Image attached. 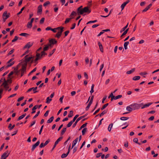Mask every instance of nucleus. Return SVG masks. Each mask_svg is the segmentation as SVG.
Masks as SVG:
<instances>
[{
  "mask_svg": "<svg viewBox=\"0 0 159 159\" xmlns=\"http://www.w3.org/2000/svg\"><path fill=\"white\" fill-rule=\"evenodd\" d=\"M82 7H83L82 6H80L79 7H78L77 9V12H79L81 10L83 9V8H82Z\"/></svg>",
  "mask_w": 159,
  "mask_h": 159,
  "instance_id": "5fc2aeb1",
  "label": "nucleus"
},
{
  "mask_svg": "<svg viewBox=\"0 0 159 159\" xmlns=\"http://www.w3.org/2000/svg\"><path fill=\"white\" fill-rule=\"evenodd\" d=\"M42 6L41 5H40L39 6L37 11V13L38 14H41L42 11Z\"/></svg>",
  "mask_w": 159,
  "mask_h": 159,
  "instance_id": "ddd939ff",
  "label": "nucleus"
},
{
  "mask_svg": "<svg viewBox=\"0 0 159 159\" xmlns=\"http://www.w3.org/2000/svg\"><path fill=\"white\" fill-rule=\"evenodd\" d=\"M87 128H84V129L82 130V135H84L85 134V133L87 131Z\"/></svg>",
  "mask_w": 159,
  "mask_h": 159,
  "instance_id": "473e14b6",
  "label": "nucleus"
},
{
  "mask_svg": "<svg viewBox=\"0 0 159 159\" xmlns=\"http://www.w3.org/2000/svg\"><path fill=\"white\" fill-rule=\"evenodd\" d=\"M78 138H76L73 142L72 144V148L73 147L76 145V143L78 142Z\"/></svg>",
  "mask_w": 159,
  "mask_h": 159,
  "instance_id": "f3484780",
  "label": "nucleus"
},
{
  "mask_svg": "<svg viewBox=\"0 0 159 159\" xmlns=\"http://www.w3.org/2000/svg\"><path fill=\"white\" fill-rule=\"evenodd\" d=\"M108 105V103H107L104 104L101 108L102 110L104 109Z\"/></svg>",
  "mask_w": 159,
  "mask_h": 159,
  "instance_id": "37998d69",
  "label": "nucleus"
},
{
  "mask_svg": "<svg viewBox=\"0 0 159 159\" xmlns=\"http://www.w3.org/2000/svg\"><path fill=\"white\" fill-rule=\"evenodd\" d=\"M107 112V111L104 110L102 111V113H101L100 114H99V116L100 117L102 116H103L104 114H106Z\"/></svg>",
  "mask_w": 159,
  "mask_h": 159,
  "instance_id": "a19ab883",
  "label": "nucleus"
},
{
  "mask_svg": "<svg viewBox=\"0 0 159 159\" xmlns=\"http://www.w3.org/2000/svg\"><path fill=\"white\" fill-rule=\"evenodd\" d=\"M73 123V122L72 121H70V122H69L67 125V127H70L71 125Z\"/></svg>",
  "mask_w": 159,
  "mask_h": 159,
  "instance_id": "de8ad7c7",
  "label": "nucleus"
},
{
  "mask_svg": "<svg viewBox=\"0 0 159 159\" xmlns=\"http://www.w3.org/2000/svg\"><path fill=\"white\" fill-rule=\"evenodd\" d=\"M113 126V124L112 123H111L108 126V130L110 132L111 131V128Z\"/></svg>",
  "mask_w": 159,
  "mask_h": 159,
  "instance_id": "f704fd0d",
  "label": "nucleus"
},
{
  "mask_svg": "<svg viewBox=\"0 0 159 159\" xmlns=\"http://www.w3.org/2000/svg\"><path fill=\"white\" fill-rule=\"evenodd\" d=\"M69 33V30H67L64 32L65 34V37Z\"/></svg>",
  "mask_w": 159,
  "mask_h": 159,
  "instance_id": "052dcab7",
  "label": "nucleus"
},
{
  "mask_svg": "<svg viewBox=\"0 0 159 159\" xmlns=\"http://www.w3.org/2000/svg\"><path fill=\"white\" fill-rule=\"evenodd\" d=\"M34 61V57L32 56H29V55H27L25 56V66H26L27 64V62L31 61L33 62Z\"/></svg>",
  "mask_w": 159,
  "mask_h": 159,
  "instance_id": "7ed1b4c3",
  "label": "nucleus"
},
{
  "mask_svg": "<svg viewBox=\"0 0 159 159\" xmlns=\"http://www.w3.org/2000/svg\"><path fill=\"white\" fill-rule=\"evenodd\" d=\"M152 104V102L148 103L147 104L144 105L143 107H141L142 109H143L145 108L148 107L149 106L151 105Z\"/></svg>",
  "mask_w": 159,
  "mask_h": 159,
  "instance_id": "6ab92c4d",
  "label": "nucleus"
},
{
  "mask_svg": "<svg viewBox=\"0 0 159 159\" xmlns=\"http://www.w3.org/2000/svg\"><path fill=\"white\" fill-rule=\"evenodd\" d=\"M38 106L37 105H36L34 106L32 108V110L33 111L31 113L32 114L34 113L35 112V111H34L35 110H36L38 107Z\"/></svg>",
  "mask_w": 159,
  "mask_h": 159,
  "instance_id": "c85d7f7f",
  "label": "nucleus"
},
{
  "mask_svg": "<svg viewBox=\"0 0 159 159\" xmlns=\"http://www.w3.org/2000/svg\"><path fill=\"white\" fill-rule=\"evenodd\" d=\"M64 96L63 95L60 98L59 100L61 103H62L63 102L62 100H63V99L64 98Z\"/></svg>",
  "mask_w": 159,
  "mask_h": 159,
  "instance_id": "338daca9",
  "label": "nucleus"
},
{
  "mask_svg": "<svg viewBox=\"0 0 159 159\" xmlns=\"http://www.w3.org/2000/svg\"><path fill=\"white\" fill-rule=\"evenodd\" d=\"M152 3H150V4H149V5H148V6H147L146 7V8L147 9V10H148L149 9L150 7H151V6H152Z\"/></svg>",
  "mask_w": 159,
  "mask_h": 159,
  "instance_id": "e2e57ef3",
  "label": "nucleus"
},
{
  "mask_svg": "<svg viewBox=\"0 0 159 159\" xmlns=\"http://www.w3.org/2000/svg\"><path fill=\"white\" fill-rule=\"evenodd\" d=\"M39 141H38L35 144L33 145L32 147L31 148V150L32 151H33L35 148L39 145Z\"/></svg>",
  "mask_w": 159,
  "mask_h": 159,
  "instance_id": "9b49d317",
  "label": "nucleus"
},
{
  "mask_svg": "<svg viewBox=\"0 0 159 159\" xmlns=\"http://www.w3.org/2000/svg\"><path fill=\"white\" fill-rule=\"evenodd\" d=\"M77 13H76V12L73 11L70 15V18L73 17V16H76L77 15Z\"/></svg>",
  "mask_w": 159,
  "mask_h": 159,
  "instance_id": "b1692460",
  "label": "nucleus"
},
{
  "mask_svg": "<svg viewBox=\"0 0 159 159\" xmlns=\"http://www.w3.org/2000/svg\"><path fill=\"white\" fill-rule=\"evenodd\" d=\"M145 4L146 2H142L140 3V5L141 6H143Z\"/></svg>",
  "mask_w": 159,
  "mask_h": 159,
  "instance_id": "774afa93",
  "label": "nucleus"
},
{
  "mask_svg": "<svg viewBox=\"0 0 159 159\" xmlns=\"http://www.w3.org/2000/svg\"><path fill=\"white\" fill-rule=\"evenodd\" d=\"M45 20V18H42L40 20V23L41 24H43Z\"/></svg>",
  "mask_w": 159,
  "mask_h": 159,
  "instance_id": "bf43d9fd",
  "label": "nucleus"
},
{
  "mask_svg": "<svg viewBox=\"0 0 159 159\" xmlns=\"http://www.w3.org/2000/svg\"><path fill=\"white\" fill-rule=\"evenodd\" d=\"M14 61H12L11 62L9 63H7V67H10V66H11L12 65L14 64Z\"/></svg>",
  "mask_w": 159,
  "mask_h": 159,
  "instance_id": "e433bc0d",
  "label": "nucleus"
},
{
  "mask_svg": "<svg viewBox=\"0 0 159 159\" xmlns=\"http://www.w3.org/2000/svg\"><path fill=\"white\" fill-rule=\"evenodd\" d=\"M25 7H23L20 10V11L17 14V15H18L22 13V11L25 9Z\"/></svg>",
  "mask_w": 159,
  "mask_h": 159,
  "instance_id": "3c124183",
  "label": "nucleus"
},
{
  "mask_svg": "<svg viewBox=\"0 0 159 159\" xmlns=\"http://www.w3.org/2000/svg\"><path fill=\"white\" fill-rule=\"evenodd\" d=\"M69 153V150H68V152L66 153L62 154L61 155V158H63L66 157L67 156Z\"/></svg>",
  "mask_w": 159,
  "mask_h": 159,
  "instance_id": "dca6fc26",
  "label": "nucleus"
},
{
  "mask_svg": "<svg viewBox=\"0 0 159 159\" xmlns=\"http://www.w3.org/2000/svg\"><path fill=\"white\" fill-rule=\"evenodd\" d=\"M75 25H76V24L75 23L73 24L72 25V27L70 28V29L73 30V29H74L75 27Z\"/></svg>",
  "mask_w": 159,
  "mask_h": 159,
  "instance_id": "0e129e2a",
  "label": "nucleus"
},
{
  "mask_svg": "<svg viewBox=\"0 0 159 159\" xmlns=\"http://www.w3.org/2000/svg\"><path fill=\"white\" fill-rule=\"evenodd\" d=\"M50 4V2L49 1H47L45 2L43 4V5L44 7H46L48 5Z\"/></svg>",
  "mask_w": 159,
  "mask_h": 159,
  "instance_id": "8fccbe9b",
  "label": "nucleus"
},
{
  "mask_svg": "<svg viewBox=\"0 0 159 159\" xmlns=\"http://www.w3.org/2000/svg\"><path fill=\"white\" fill-rule=\"evenodd\" d=\"M64 29V28H61V30H60V31H58L57 34H55V38H57L58 39L60 38L62 34V32L63 31Z\"/></svg>",
  "mask_w": 159,
  "mask_h": 159,
  "instance_id": "6e6552de",
  "label": "nucleus"
},
{
  "mask_svg": "<svg viewBox=\"0 0 159 159\" xmlns=\"http://www.w3.org/2000/svg\"><path fill=\"white\" fill-rule=\"evenodd\" d=\"M18 39V37H17V36H15V37L14 39L12 40V42H15Z\"/></svg>",
  "mask_w": 159,
  "mask_h": 159,
  "instance_id": "864d4df0",
  "label": "nucleus"
},
{
  "mask_svg": "<svg viewBox=\"0 0 159 159\" xmlns=\"http://www.w3.org/2000/svg\"><path fill=\"white\" fill-rule=\"evenodd\" d=\"M102 153H101V152L97 153L96 154V157L97 158H99V157H100V156L102 155Z\"/></svg>",
  "mask_w": 159,
  "mask_h": 159,
  "instance_id": "13d9d810",
  "label": "nucleus"
},
{
  "mask_svg": "<svg viewBox=\"0 0 159 159\" xmlns=\"http://www.w3.org/2000/svg\"><path fill=\"white\" fill-rule=\"evenodd\" d=\"M143 105V103L140 104L134 103L130 105V106L132 107L133 110H135L139 109L141 107V105Z\"/></svg>",
  "mask_w": 159,
  "mask_h": 159,
  "instance_id": "39448f33",
  "label": "nucleus"
},
{
  "mask_svg": "<svg viewBox=\"0 0 159 159\" xmlns=\"http://www.w3.org/2000/svg\"><path fill=\"white\" fill-rule=\"evenodd\" d=\"M130 2V0H127L125 2H124L123 4L125 6L127 4L129 3Z\"/></svg>",
  "mask_w": 159,
  "mask_h": 159,
  "instance_id": "4d7b16f0",
  "label": "nucleus"
},
{
  "mask_svg": "<svg viewBox=\"0 0 159 159\" xmlns=\"http://www.w3.org/2000/svg\"><path fill=\"white\" fill-rule=\"evenodd\" d=\"M135 70V68L132 69L131 70L127 71L126 74H130L134 72Z\"/></svg>",
  "mask_w": 159,
  "mask_h": 159,
  "instance_id": "aec40b11",
  "label": "nucleus"
},
{
  "mask_svg": "<svg viewBox=\"0 0 159 159\" xmlns=\"http://www.w3.org/2000/svg\"><path fill=\"white\" fill-rule=\"evenodd\" d=\"M20 35L24 37H27V36H29V34L26 33H21L20 34Z\"/></svg>",
  "mask_w": 159,
  "mask_h": 159,
  "instance_id": "c9c22d12",
  "label": "nucleus"
},
{
  "mask_svg": "<svg viewBox=\"0 0 159 159\" xmlns=\"http://www.w3.org/2000/svg\"><path fill=\"white\" fill-rule=\"evenodd\" d=\"M36 57L34 58V61H37V60H38L40 57V53H37L36 55Z\"/></svg>",
  "mask_w": 159,
  "mask_h": 159,
  "instance_id": "a211bd4d",
  "label": "nucleus"
},
{
  "mask_svg": "<svg viewBox=\"0 0 159 159\" xmlns=\"http://www.w3.org/2000/svg\"><path fill=\"white\" fill-rule=\"evenodd\" d=\"M24 116H23L22 115L21 116H19L18 119H17V120H19L22 119L23 118H24Z\"/></svg>",
  "mask_w": 159,
  "mask_h": 159,
  "instance_id": "69168bd1",
  "label": "nucleus"
},
{
  "mask_svg": "<svg viewBox=\"0 0 159 159\" xmlns=\"http://www.w3.org/2000/svg\"><path fill=\"white\" fill-rule=\"evenodd\" d=\"M19 68V66H17L15 68V72L16 75H18L20 71H21V76H22L23 75L24 72L26 70V66L22 65L21 66V68L20 70H18Z\"/></svg>",
  "mask_w": 159,
  "mask_h": 159,
  "instance_id": "f257e3e1",
  "label": "nucleus"
},
{
  "mask_svg": "<svg viewBox=\"0 0 159 159\" xmlns=\"http://www.w3.org/2000/svg\"><path fill=\"white\" fill-rule=\"evenodd\" d=\"M122 97V95H118V96H116V97L115 96L114 100H116L118 99H119Z\"/></svg>",
  "mask_w": 159,
  "mask_h": 159,
  "instance_id": "c03bdc74",
  "label": "nucleus"
},
{
  "mask_svg": "<svg viewBox=\"0 0 159 159\" xmlns=\"http://www.w3.org/2000/svg\"><path fill=\"white\" fill-rule=\"evenodd\" d=\"M87 114H86L85 115H84L83 116H81L79 117L77 119V120H76V121H75V123L73 125L72 127L73 128H74L76 126V125L77 123H78V122L79 121H80V120H81L82 118H84L86 116H87Z\"/></svg>",
  "mask_w": 159,
  "mask_h": 159,
  "instance_id": "423d86ee",
  "label": "nucleus"
},
{
  "mask_svg": "<svg viewBox=\"0 0 159 159\" xmlns=\"http://www.w3.org/2000/svg\"><path fill=\"white\" fill-rule=\"evenodd\" d=\"M73 18H74V17H71L70 18H66V20L65 21V23L66 24H67V23H68L69 22L70 20L71 19H73Z\"/></svg>",
  "mask_w": 159,
  "mask_h": 159,
  "instance_id": "72a5a7b5",
  "label": "nucleus"
},
{
  "mask_svg": "<svg viewBox=\"0 0 159 159\" xmlns=\"http://www.w3.org/2000/svg\"><path fill=\"white\" fill-rule=\"evenodd\" d=\"M129 43L128 41L125 42L124 44V48L126 50L127 49V46Z\"/></svg>",
  "mask_w": 159,
  "mask_h": 159,
  "instance_id": "4be33fe9",
  "label": "nucleus"
},
{
  "mask_svg": "<svg viewBox=\"0 0 159 159\" xmlns=\"http://www.w3.org/2000/svg\"><path fill=\"white\" fill-rule=\"evenodd\" d=\"M126 109L127 111H129V112H131L132 110H133V108L130 106V105L127 106Z\"/></svg>",
  "mask_w": 159,
  "mask_h": 159,
  "instance_id": "412c9836",
  "label": "nucleus"
},
{
  "mask_svg": "<svg viewBox=\"0 0 159 159\" xmlns=\"http://www.w3.org/2000/svg\"><path fill=\"white\" fill-rule=\"evenodd\" d=\"M66 128H63L61 131V135H63L64 134V133L66 132Z\"/></svg>",
  "mask_w": 159,
  "mask_h": 159,
  "instance_id": "bb28decb",
  "label": "nucleus"
},
{
  "mask_svg": "<svg viewBox=\"0 0 159 159\" xmlns=\"http://www.w3.org/2000/svg\"><path fill=\"white\" fill-rule=\"evenodd\" d=\"M94 84H93L91 86V90L90 91V93L91 94L94 92L93 89H94Z\"/></svg>",
  "mask_w": 159,
  "mask_h": 159,
  "instance_id": "4c0bfd02",
  "label": "nucleus"
},
{
  "mask_svg": "<svg viewBox=\"0 0 159 159\" xmlns=\"http://www.w3.org/2000/svg\"><path fill=\"white\" fill-rule=\"evenodd\" d=\"M128 23H127V24L120 31V33H121L122 32L124 31H125V30L127 28V27H128Z\"/></svg>",
  "mask_w": 159,
  "mask_h": 159,
  "instance_id": "2f4dec72",
  "label": "nucleus"
},
{
  "mask_svg": "<svg viewBox=\"0 0 159 159\" xmlns=\"http://www.w3.org/2000/svg\"><path fill=\"white\" fill-rule=\"evenodd\" d=\"M129 30V28H128L125 30L121 35L120 38H122L127 33L128 31Z\"/></svg>",
  "mask_w": 159,
  "mask_h": 159,
  "instance_id": "5701e85b",
  "label": "nucleus"
},
{
  "mask_svg": "<svg viewBox=\"0 0 159 159\" xmlns=\"http://www.w3.org/2000/svg\"><path fill=\"white\" fill-rule=\"evenodd\" d=\"M91 104H92L90 103H89L88 104L85 110L86 111H88L89 110Z\"/></svg>",
  "mask_w": 159,
  "mask_h": 159,
  "instance_id": "09e8293b",
  "label": "nucleus"
},
{
  "mask_svg": "<svg viewBox=\"0 0 159 159\" xmlns=\"http://www.w3.org/2000/svg\"><path fill=\"white\" fill-rule=\"evenodd\" d=\"M40 113V111H38L37 114L34 116L33 119L35 118L36 117H37L39 114Z\"/></svg>",
  "mask_w": 159,
  "mask_h": 159,
  "instance_id": "603ef678",
  "label": "nucleus"
},
{
  "mask_svg": "<svg viewBox=\"0 0 159 159\" xmlns=\"http://www.w3.org/2000/svg\"><path fill=\"white\" fill-rule=\"evenodd\" d=\"M63 139V137H60L58 139H57V140L55 142V143L56 144H57L59 142L61 141Z\"/></svg>",
  "mask_w": 159,
  "mask_h": 159,
  "instance_id": "393cba45",
  "label": "nucleus"
},
{
  "mask_svg": "<svg viewBox=\"0 0 159 159\" xmlns=\"http://www.w3.org/2000/svg\"><path fill=\"white\" fill-rule=\"evenodd\" d=\"M91 12V10L88 7H84L83 9L78 12H77L78 15H83L84 13H86L87 14H89Z\"/></svg>",
  "mask_w": 159,
  "mask_h": 159,
  "instance_id": "f03ea898",
  "label": "nucleus"
},
{
  "mask_svg": "<svg viewBox=\"0 0 159 159\" xmlns=\"http://www.w3.org/2000/svg\"><path fill=\"white\" fill-rule=\"evenodd\" d=\"M140 76H135L133 78V80H139L140 79Z\"/></svg>",
  "mask_w": 159,
  "mask_h": 159,
  "instance_id": "c756f323",
  "label": "nucleus"
},
{
  "mask_svg": "<svg viewBox=\"0 0 159 159\" xmlns=\"http://www.w3.org/2000/svg\"><path fill=\"white\" fill-rule=\"evenodd\" d=\"M129 119L128 117H122L120 118V119L122 120H125Z\"/></svg>",
  "mask_w": 159,
  "mask_h": 159,
  "instance_id": "58836bf2",
  "label": "nucleus"
},
{
  "mask_svg": "<svg viewBox=\"0 0 159 159\" xmlns=\"http://www.w3.org/2000/svg\"><path fill=\"white\" fill-rule=\"evenodd\" d=\"M32 26V23H30V22H29L27 25V27L29 28H30Z\"/></svg>",
  "mask_w": 159,
  "mask_h": 159,
  "instance_id": "a18cd8bd",
  "label": "nucleus"
},
{
  "mask_svg": "<svg viewBox=\"0 0 159 159\" xmlns=\"http://www.w3.org/2000/svg\"><path fill=\"white\" fill-rule=\"evenodd\" d=\"M87 123H85L84 124H83L80 128L79 130H81L83 128H85V127H86L87 126Z\"/></svg>",
  "mask_w": 159,
  "mask_h": 159,
  "instance_id": "7c9ffc66",
  "label": "nucleus"
},
{
  "mask_svg": "<svg viewBox=\"0 0 159 159\" xmlns=\"http://www.w3.org/2000/svg\"><path fill=\"white\" fill-rule=\"evenodd\" d=\"M4 82H3L2 85L4 86V88L7 90L9 88L8 84H10L11 83V78L8 79L7 81L6 80L5 78H3Z\"/></svg>",
  "mask_w": 159,
  "mask_h": 159,
  "instance_id": "20e7f679",
  "label": "nucleus"
},
{
  "mask_svg": "<svg viewBox=\"0 0 159 159\" xmlns=\"http://www.w3.org/2000/svg\"><path fill=\"white\" fill-rule=\"evenodd\" d=\"M57 41L55 39H50V48H52L53 45L57 44Z\"/></svg>",
  "mask_w": 159,
  "mask_h": 159,
  "instance_id": "1a4fd4ad",
  "label": "nucleus"
},
{
  "mask_svg": "<svg viewBox=\"0 0 159 159\" xmlns=\"http://www.w3.org/2000/svg\"><path fill=\"white\" fill-rule=\"evenodd\" d=\"M98 45L99 46L100 50L101 52H103V49L102 46V45L100 42H98Z\"/></svg>",
  "mask_w": 159,
  "mask_h": 159,
  "instance_id": "4468645a",
  "label": "nucleus"
},
{
  "mask_svg": "<svg viewBox=\"0 0 159 159\" xmlns=\"http://www.w3.org/2000/svg\"><path fill=\"white\" fill-rule=\"evenodd\" d=\"M97 21V20H91V21H90L89 22H88L87 23H86V24L87 25H88L89 24H90V23H95V22H96Z\"/></svg>",
  "mask_w": 159,
  "mask_h": 159,
  "instance_id": "79ce46f5",
  "label": "nucleus"
},
{
  "mask_svg": "<svg viewBox=\"0 0 159 159\" xmlns=\"http://www.w3.org/2000/svg\"><path fill=\"white\" fill-rule=\"evenodd\" d=\"M33 44V43L30 42H28L24 47V48H29L31 47Z\"/></svg>",
  "mask_w": 159,
  "mask_h": 159,
  "instance_id": "f8f14e48",
  "label": "nucleus"
},
{
  "mask_svg": "<svg viewBox=\"0 0 159 159\" xmlns=\"http://www.w3.org/2000/svg\"><path fill=\"white\" fill-rule=\"evenodd\" d=\"M50 46V44H48V45H46L45 47L43 48V51H42L41 53V57H42L43 55H44L45 54V52H44V51L47 50L49 46Z\"/></svg>",
  "mask_w": 159,
  "mask_h": 159,
  "instance_id": "9d476101",
  "label": "nucleus"
},
{
  "mask_svg": "<svg viewBox=\"0 0 159 159\" xmlns=\"http://www.w3.org/2000/svg\"><path fill=\"white\" fill-rule=\"evenodd\" d=\"M36 68H34L32 70L29 74L28 75H30L32 73L35 72L36 70Z\"/></svg>",
  "mask_w": 159,
  "mask_h": 159,
  "instance_id": "6e6d98bb",
  "label": "nucleus"
},
{
  "mask_svg": "<svg viewBox=\"0 0 159 159\" xmlns=\"http://www.w3.org/2000/svg\"><path fill=\"white\" fill-rule=\"evenodd\" d=\"M147 74V73L146 72H141L139 73V75L142 76H143V77L144 78L145 77V76H144V75H145Z\"/></svg>",
  "mask_w": 159,
  "mask_h": 159,
  "instance_id": "49530a36",
  "label": "nucleus"
},
{
  "mask_svg": "<svg viewBox=\"0 0 159 159\" xmlns=\"http://www.w3.org/2000/svg\"><path fill=\"white\" fill-rule=\"evenodd\" d=\"M50 30H51L54 33H56L57 32V30L56 28L52 29L50 28Z\"/></svg>",
  "mask_w": 159,
  "mask_h": 159,
  "instance_id": "680f3d73",
  "label": "nucleus"
},
{
  "mask_svg": "<svg viewBox=\"0 0 159 159\" xmlns=\"http://www.w3.org/2000/svg\"><path fill=\"white\" fill-rule=\"evenodd\" d=\"M37 87L35 88H31L28 90L27 91V92H30L32 90V89H33V90L34 91V93H35L37 92V91H35L37 89Z\"/></svg>",
  "mask_w": 159,
  "mask_h": 159,
  "instance_id": "2eb2a0df",
  "label": "nucleus"
},
{
  "mask_svg": "<svg viewBox=\"0 0 159 159\" xmlns=\"http://www.w3.org/2000/svg\"><path fill=\"white\" fill-rule=\"evenodd\" d=\"M10 14L9 13L7 14V11H5L2 15L3 20L4 22H5L6 20H7L9 17Z\"/></svg>",
  "mask_w": 159,
  "mask_h": 159,
  "instance_id": "0eeeda50",
  "label": "nucleus"
},
{
  "mask_svg": "<svg viewBox=\"0 0 159 159\" xmlns=\"http://www.w3.org/2000/svg\"><path fill=\"white\" fill-rule=\"evenodd\" d=\"M133 141L135 143H137L139 145H140L141 144V143H139L138 142V139L137 138H134L133 139Z\"/></svg>",
  "mask_w": 159,
  "mask_h": 159,
  "instance_id": "cd10ccee",
  "label": "nucleus"
},
{
  "mask_svg": "<svg viewBox=\"0 0 159 159\" xmlns=\"http://www.w3.org/2000/svg\"><path fill=\"white\" fill-rule=\"evenodd\" d=\"M73 111H70L69 114H68V116L69 118L73 116Z\"/></svg>",
  "mask_w": 159,
  "mask_h": 159,
  "instance_id": "a878e982",
  "label": "nucleus"
},
{
  "mask_svg": "<svg viewBox=\"0 0 159 159\" xmlns=\"http://www.w3.org/2000/svg\"><path fill=\"white\" fill-rule=\"evenodd\" d=\"M79 115H76L75 117H74L73 120H71L73 122H74L75 120H76V119L79 117Z\"/></svg>",
  "mask_w": 159,
  "mask_h": 159,
  "instance_id": "ea45409f",
  "label": "nucleus"
}]
</instances>
